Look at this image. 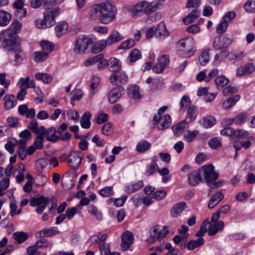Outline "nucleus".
<instances>
[{
	"label": "nucleus",
	"mask_w": 255,
	"mask_h": 255,
	"mask_svg": "<svg viewBox=\"0 0 255 255\" xmlns=\"http://www.w3.org/2000/svg\"><path fill=\"white\" fill-rule=\"evenodd\" d=\"M12 237L16 241L17 244H20L27 239L28 235L27 233L22 232H16L13 233Z\"/></svg>",
	"instance_id": "obj_44"
},
{
	"label": "nucleus",
	"mask_w": 255,
	"mask_h": 255,
	"mask_svg": "<svg viewBox=\"0 0 255 255\" xmlns=\"http://www.w3.org/2000/svg\"><path fill=\"white\" fill-rule=\"evenodd\" d=\"M233 139L245 138L249 135L247 131L243 129H234Z\"/></svg>",
	"instance_id": "obj_47"
},
{
	"label": "nucleus",
	"mask_w": 255,
	"mask_h": 255,
	"mask_svg": "<svg viewBox=\"0 0 255 255\" xmlns=\"http://www.w3.org/2000/svg\"><path fill=\"white\" fill-rule=\"evenodd\" d=\"M3 99L4 107L7 110L11 109L16 105L17 101L13 95L6 94Z\"/></svg>",
	"instance_id": "obj_19"
},
{
	"label": "nucleus",
	"mask_w": 255,
	"mask_h": 255,
	"mask_svg": "<svg viewBox=\"0 0 255 255\" xmlns=\"http://www.w3.org/2000/svg\"><path fill=\"white\" fill-rule=\"evenodd\" d=\"M199 133V131L198 130H189L186 133H184L183 136L184 139L185 141L187 142H191L195 139L196 136Z\"/></svg>",
	"instance_id": "obj_39"
},
{
	"label": "nucleus",
	"mask_w": 255,
	"mask_h": 255,
	"mask_svg": "<svg viewBox=\"0 0 255 255\" xmlns=\"http://www.w3.org/2000/svg\"><path fill=\"white\" fill-rule=\"evenodd\" d=\"M43 133L42 131H40V133L36 134L37 136L35 137L34 142L32 144L37 149H41L43 147L44 137L42 135Z\"/></svg>",
	"instance_id": "obj_48"
},
{
	"label": "nucleus",
	"mask_w": 255,
	"mask_h": 255,
	"mask_svg": "<svg viewBox=\"0 0 255 255\" xmlns=\"http://www.w3.org/2000/svg\"><path fill=\"white\" fill-rule=\"evenodd\" d=\"M186 203L185 202H180L175 204L170 210V215L171 217L176 218L185 209Z\"/></svg>",
	"instance_id": "obj_23"
},
{
	"label": "nucleus",
	"mask_w": 255,
	"mask_h": 255,
	"mask_svg": "<svg viewBox=\"0 0 255 255\" xmlns=\"http://www.w3.org/2000/svg\"><path fill=\"white\" fill-rule=\"evenodd\" d=\"M11 19V15L7 11L0 10V26L7 25Z\"/></svg>",
	"instance_id": "obj_26"
},
{
	"label": "nucleus",
	"mask_w": 255,
	"mask_h": 255,
	"mask_svg": "<svg viewBox=\"0 0 255 255\" xmlns=\"http://www.w3.org/2000/svg\"><path fill=\"white\" fill-rule=\"evenodd\" d=\"M222 42V36H217L214 38L212 46L215 49L220 50L225 48L224 44Z\"/></svg>",
	"instance_id": "obj_64"
},
{
	"label": "nucleus",
	"mask_w": 255,
	"mask_h": 255,
	"mask_svg": "<svg viewBox=\"0 0 255 255\" xmlns=\"http://www.w3.org/2000/svg\"><path fill=\"white\" fill-rule=\"evenodd\" d=\"M125 93V89L122 86H117L112 89L109 92L108 98L109 102L114 103L120 99Z\"/></svg>",
	"instance_id": "obj_11"
},
{
	"label": "nucleus",
	"mask_w": 255,
	"mask_h": 255,
	"mask_svg": "<svg viewBox=\"0 0 255 255\" xmlns=\"http://www.w3.org/2000/svg\"><path fill=\"white\" fill-rule=\"evenodd\" d=\"M158 8V3L156 2H149L146 1L145 13L149 14L155 11Z\"/></svg>",
	"instance_id": "obj_56"
},
{
	"label": "nucleus",
	"mask_w": 255,
	"mask_h": 255,
	"mask_svg": "<svg viewBox=\"0 0 255 255\" xmlns=\"http://www.w3.org/2000/svg\"><path fill=\"white\" fill-rule=\"evenodd\" d=\"M245 10L249 13L255 12V0H248L244 4Z\"/></svg>",
	"instance_id": "obj_58"
},
{
	"label": "nucleus",
	"mask_w": 255,
	"mask_h": 255,
	"mask_svg": "<svg viewBox=\"0 0 255 255\" xmlns=\"http://www.w3.org/2000/svg\"><path fill=\"white\" fill-rule=\"evenodd\" d=\"M224 198V194L221 192L215 194L210 199L208 207L210 209L213 208Z\"/></svg>",
	"instance_id": "obj_30"
},
{
	"label": "nucleus",
	"mask_w": 255,
	"mask_h": 255,
	"mask_svg": "<svg viewBox=\"0 0 255 255\" xmlns=\"http://www.w3.org/2000/svg\"><path fill=\"white\" fill-rule=\"evenodd\" d=\"M127 93L130 98L134 100H139L142 97L138 86L135 84H131L128 86Z\"/></svg>",
	"instance_id": "obj_18"
},
{
	"label": "nucleus",
	"mask_w": 255,
	"mask_h": 255,
	"mask_svg": "<svg viewBox=\"0 0 255 255\" xmlns=\"http://www.w3.org/2000/svg\"><path fill=\"white\" fill-rule=\"evenodd\" d=\"M84 157V154L80 151L73 150L67 156V162L73 170L77 169L81 163Z\"/></svg>",
	"instance_id": "obj_7"
},
{
	"label": "nucleus",
	"mask_w": 255,
	"mask_h": 255,
	"mask_svg": "<svg viewBox=\"0 0 255 255\" xmlns=\"http://www.w3.org/2000/svg\"><path fill=\"white\" fill-rule=\"evenodd\" d=\"M255 71V65L252 62L245 63L239 67L236 70L237 77H242L244 75H249Z\"/></svg>",
	"instance_id": "obj_10"
},
{
	"label": "nucleus",
	"mask_w": 255,
	"mask_h": 255,
	"mask_svg": "<svg viewBox=\"0 0 255 255\" xmlns=\"http://www.w3.org/2000/svg\"><path fill=\"white\" fill-rule=\"evenodd\" d=\"M151 147V144L147 141L142 140L136 145V150L138 152H144Z\"/></svg>",
	"instance_id": "obj_38"
},
{
	"label": "nucleus",
	"mask_w": 255,
	"mask_h": 255,
	"mask_svg": "<svg viewBox=\"0 0 255 255\" xmlns=\"http://www.w3.org/2000/svg\"><path fill=\"white\" fill-rule=\"evenodd\" d=\"M152 122L159 130H163L170 126L171 118L169 115L164 114V113H157L154 116Z\"/></svg>",
	"instance_id": "obj_4"
},
{
	"label": "nucleus",
	"mask_w": 255,
	"mask_h": 255,
	"mask_svg": "<svg viewBox=\"0 0 255 255\" xmlns=\"http://www.w3.org/2000/svg\"><path fill=\"white\" fill-rule=\"evenodd\" d=\"M156 33L157 36L162 38H165L169 35V32L166 29L164 22L161 21L159 23L156 28Z\"/></svg>",
	"instance_id": "obj_32"
},
{
	"label": "nucleus",
	"mask_w": 255,
	"mask_h": 255,
	"mask_svg": "<svg viewBox=\"0 0 255 255\" xmlns=\"http://www.w3.org/2000/svg\"><path fill=\"white\" fill-rule=\"evenodd\" d=\"M135 42L133 39H128L122 42L118 46V49H128L132 48L135 45Z\"/></svg>",
	"instance_id": "obj_52"
},
{
	"label": "nucleus",
	"mask_w": 255,
	"mask_h": 255,
	"mask_svg": "<svg viewBox=\"0 0 255 255\" xmlns=\"http://www.w3.org/2000/svg\"><path fill=\"white\" fill-rule=\"evenodd\" d=\"M22 28V23L17 19H14L8 29L4 30L3 34L8 36L10 34L15 35Z\"/></svg>",
	"instance_id": "obj_14"
},
{
	"label": "nucleus",
	"mask_w": 255,
	"mask_h": 255,
	"mask_svg": "<svg viewBox=\"0 0 255 255\" xmlns=\"http://www.w3.org/2000/svg\"><path fill=\"white\" fill-rule=\"evenodd\" d=\"M200 169L208 186L218 178L219 174L215 171L214 166L211 164L204 165Z\"/></svg>",
	"instance_id": "obj_5"
},
{
	"label": "nucleus",
	"mask_w": 255,
	"mask_h": 255,
	"mask_svg": "<svg viewBox=\"0 0 255 255\" xmlns=\"http://www.w3.org/2000/svg\"><path fill=\"white\" fill-rule=\"evenodd\" d=\"M59 233L57 227H50L45 228L41 230L39 233V238L49 237Z\"/></svg>",
	"instance_id": "obj_21"
},
{
	"label": "nucleus",
	"mask_w": 255,
	"mask_h": 255,
	"mask_svg": "<svg viewBox=\"0 0 255 255\" xmlns=\"http://www.w3.org/2000/svg\"><path fill=\"white\" fill-rule=\"evenodd\" d=\"M17 84H20V88L25 90L28 88H33L35 87L34 80L30 79L29 77H27L25 78H20L17 82Z\"/></svg>",
	"instance_id": "obj_20"
},
{
	"label": "nucleus",
	"mask_w": 255,
	"mask_h": 255,
	"mask_svg": "<svg viewBox=\"0 0 255 255\" xmlns=\"http://www.w3.org/2000/svg\"><path fill=\"white\" fill-rule=\"evenodd\" d=\"M247 116L243 113H240L233 118V124L236 126H241L246 121Z\"/></svg>",
	"instance_id": "obj_50"
},
{
	"label": "nucleus",
	"mask_w": 255,
	"mask_h": 255,
	"mask_svg": "<svg viewBox=\"0 0 255 255\" xmlns=\"http://www.w3.org/2000/svg\"><path fill=\"white\" fill-rule=\"evenodd\" d=\"M49 199L43 196H41L38 198H33L30 202V205L32 207L38 206L42 204L48 203Z\"/></svg>",
	"instance_id": "obj_46"
},
{
	"label": "nucleus",
	"mask_w": 255,
	"mask_h": 255,
	"mask_svg": "<svg viewBox=\"0 0 255 255\" xmlns=\"http://www.w3.org/2000/svg\"><path fill=\"white\" fill-rule=\"evenodd\" d=\"M14 53V61L16 63L20 64L23 60V50L21 47V45L12 51Z\"/></svg>",
	"instance_id": "obj_42"
},
{
	"label": "nucleus",
	"mask_w": 255,
	"mask_h": 255,
	"mask_svg": "<svg viewBox=\"0 0 255 255\" xmlns=\"http://www.w3.org/2000/svg\"><path fill=\"white\" fill-rule=\"evenodd\" d=\"M187 127V123L185 121H183L175 125H173L172 127V129L174 135L176 136H179L181 135Z\"/></svg>",
	"instance_id": "obj_22"
},
{
	"label": "nucleus",
	"mask_w": 255,
	"mask_h": 255,
	"mask_svg": "<svg viewBox=\"0 0 255 255\" xmlns=\"http://www.w3.org/2000/svg\"><path fill=\"white\" fill-rule=\"evenodd\" d=\"M40 45L44 52H48V55H49V52H51L54 48L53 44L48 41H41L40 43Z\"/></svg>",
	"instance_id": "obj_59"
},
{
	"label": "nucleus",
	"mask_w": 255,
	"mask_h": 255,
	"mask_svg": "<svg viewBox=\"0 0 255 255\" xmlns=\"http://www.w3.org/2000/svg\"><path fill=\"white\" fill-rule=\"evenodd\" d=\"M104 56L102 54H98L92 58L86 60L84 62V65L86 67L90 66L102 60Z\"/></svg>",
	"instance_id": "obj_57"
},
{
	"label": "nucleus",
	"mask_w": 255,
	"mask_h": 255,
	"mask_svg": "<svg viewBox=\"0 0 255 255\" xmlns=\"http://www.w3.org/2000/svg\"><path fill=\"white\" fill-rule=\"evenodd\" d=\"M33 59L37 62L39 63L46 60L48 57V52L44 51H35L33 53Z\"/></svg>",
	"instance_id": "obj_34"
},
{
	"label": "nucleus",
	"mask_w": 255,
	"mask_h": 255,
	"mask_svg": "<svg viewBox=\"0 0 255 255\" xmlns=\"http://www.w3.org/2000/svg\"><path fill=\"white\" fill-rule=\"evenodd\" d=\"M122 243L121 248L122 250H128L132 244L133 240V236L131 232L129 231H126L121 237Z\"/></svg>",
	"instance_id": "obj_13"
},
{
	"label": "nucleus",
	"mask_w": 255,
	"mask_h": 255,
	"mask_svg": "<svg viewBox=\"0 0 255 255\" xmlns=\"http://www.w3.org/2000/svg\"><path fill=\"white\" fill-rule=\"evenodd\" d=\"M169 233L167 226L156 225L151 230L150 236L153 239L159 240L164 238Z\"/></svg>",
	"instance_id": "obj_9"
},
{
	"label": "nucleus",
	"mask_w": 255,
	"mask_h": 255,
	"mask_svg": "<svg viewBox=\"0 0 255 255\" xmlns=\"http://www.w3.org/2000/svg\"><path fill=\"white\" fill-rule=\"evenodd\" d=\"M201 171L199 169L198 170H193L188 174V181L191 186H195L202 180Z\"/></svg>",
	"instance_id": "obj_16"
},
{
	"label": "nucleus",
	"mask_w": 255,
	"mask_h": 255,
	"mask_svg": "<svg viewBox=\"0 0 255 255\" xmlns=\"http://www.w3.org/2000/svg\"><path fill=\"white\" fill-rule=\"evenodd\" d=\"M71 95V104L74 106L75 101H79L83 98L84 92L81 89H76L72 92Z\"/></svg>",
	"instance_id": "obj_43"
},
{
	"label": "nucleus",
	"mask_w": 255,
	"mask_h": 255,
	"mask_svg": "<svg viewBox=\"0 0 255 255\" xmlns=\"http://www.w3.org/2000/svg\"><path fill=\"white\" fill-rule=\"evenodd\" d=\"M42 133H43L42 135L44 137L46 136V138L47 141L54 142L59 140V138H58V136L56 135L57 131L55 128L51 127L46 129L44 127Z\"/></svg>",
	"instance_id": "obj_17"
},
{
	"label": "nucleus",
	"mask_w": 255,
	"mask_h": 255,
	"mask_svg": "<svg viewBox=\"0 0 255 255\" xmlns=\"http://www.w3.org/2000/svg\"><path fill=\"white\" fill-rule=\"evenodd\" d=\"M195 41L193 38L187 37L178 42V53L181 56L189 57L194 55Z\"/></svg>",
	"instance_id": "obj_2"
},
{
	"label": "nucleus",
	"mask_w": 255,
	"mask_h": 255,
	"mask_svg": "<svg viewBox=\"0 0 255 255\" xmlns=\"http://www.w3.org/2000/svg\"><path fill=\"white\" fill-rule=\"evenodd\" d=\"M60 8L55 7L52 9H47L44 13V20L48 26H51L55 23V18L59 14Z\"/></svg>",
	"instance_id": "obj_12"
},
{
	"label": "nucleus",
	"mask_w": 255,
	"mask_h": 255,
	"mask_svg": "<svg viewBox=\"0 0 255 255\" xmlns=\"http://www.w3.org/2000/svg\"><path fill=\"white\" fill-rule=\"evenodd\" d=\"M141 57V52L137 49H132L129 54L128 58L130 62H134Z\"/></svg>",
	"instance_id": "obj_49"
},
{
	"label": "nucleus",
	"mask_w": 255,
	"mask_h": 255,
	"mask_svg": "<svg viewBox=\"0 0 255 255\" xmlns=\"http://www.w3.org/2000/svg\"><path fill=\"white\" fill-rule=\"evenodd\" d=\"M216 123V119L213 116H207L204 117L201 123L202 126L205 128H209L213 126Z\"/></svg>",
	"instance_id": "obj_37"
},
{
	"label": "nucleus",
	"mask_w": 255,
	"mask_h": 255,
	"mask_svg": "<svg viewBox=\"0 0 255 255\" xmlns=\"http://www.w3.org/2000/svg\"><path fill=\"white\" fill-rule=\"evenodd\" d=\"M68 28V24L65 21L58 23L55 27V33L57 36L59 38L67 32Z\"/></svg>",
	"instance_id": "obj_27"
},
{
	"label": "nucleus",
	"mask_w": 255,
	"mask_h": 255,
	"mask_svg": "<svg viewBox=\"0 0 255 255\" xmlns=\"http://www.w3.org/2000/svg\"><path fill=\"white\" fill-rule=\"evenodd\" d=\"M124 39L123 36L117 30H114L106 39L110 45L117 43Z\"/></svg>",
	"instance_id": "obj_25"
},
{
	"label": "nucleus",
	"mask_w": 255,
	"mask_h": 255,
	"mask_svg": "<svg viewBox=\"0 0 255 255\" xmlns=\"http://www.w3.org/2000/svg\"><path fill=\"white\" fill-rule=\"evenodd\" d=\"M208 145L213 149H216L222 145L221 139L219 137H215L210 139Z\"/></svg>",
	"instance_id": "obj_54"
},
{
	"label": "nucleus",
	"mask_w": 255,
	"mask_h": 255,
	"mask_svg": "<svg viewBox=\"0 0 255 255\" xmlns=\"http://www.w3.org/2000/svg\"><path fill=\"white\" fill-rule=\"evenodd\" d=\"M108 45H110L106 39L101 40L94 44L92 48V52L95 53H99Z\"/></svg>",
	"instance_id": "obj_33"
},
{
	"label": "nucleus",
	"mask_w": 255,
	"mask_h": 255,
	"mask_svg": "<svg viewBox=\"0 0 255 255\" xmlns=\"http://www.w3.org/2000/svg\"><path fill=\"white\" fill-rule=\"evenodd\" d=\"M109 80L114 85L118 84L126 85L128 82V77L125 71L119 70L113 73L110 76Z\"/></svg>",
	"instance_id": "obj_8"
},
{
	"label": "nucleus",
	"mask_w": 255,
	"mask_h": 255,
	"mask_svg": "<svg viewBox=\"0 0 255 255\" xmlns=\"http://www.w3.org/2000/svg\"><path fill=\"white\" fill-rule=\"evenodd\" d=\"M1 36L3 40L1 45L3 48L9 51L12 52L16 47L21 45V39L20 37L17 35L10 34L8 36H5L2 32Z\"/></svg>",
	"instance_id": "obj_3"
},
{
	"label": "nucleus",
	"mask_w": 255,
	"mask_h": 255,
	"mask_svg": "<svg viewBox=\"0 0 255 255\" xmlns=\"http://www.w3.org/2000/svg\"><path fill=\"white\" fill-rule=\"evenodd\" d=\"M227 57L231 61L234 60H241L244 57V53L241 51H233L228 53Z\"/></svg>",
	"instance_id": "obj_55"
},
{
	"label": "nucleus",
	"mask_w": 255,
	"mask_h": 255,
	"mask_svg": "<svg viewBox=\"0 0 255 255\" xmlns=\"http://www.w3.org/2000/svg\"><path fill=\"white\" fill-rule=\"evenodd\" d=\"M144 186V184L142 181L140 180L138 182L129 184L126 186L125 191L126 193L129 194L134 192L140 189H141Z\"/></svg>",
	"instance_id": "obj_29"
},
{
	"label": "nucleus",
	"mask_w": 255,
	"mask_h": 255,
	"mask_svg": "<svg viewBox=\"0 0 255 255\" xmlns=\"http://www.w3.org/2000/svg\"><path fill=\"white\" fill-rule=\"evenodd\" d=\"M229 83V79L224 75L217 77L215 80V83L218 88H223Z\"/></svg>",
	"instance_id": "obj_45"
},
{
	"label": "nucleus",
	"mask_w": 255,
	"mask_h": 255,
	"mask_svg": "<svg viewBox=\"0 0 255 255\" xmlns=\"http://www.w3.org/2000/svg\"><path fill=\"white\" fill-rule=\"evenodd\" d=\"M9 186V178L4 177L0 181V196L3 195L2 191L7 189Z\"/></svg>",
	"instance_id": "obj_61"
},
{
	"label": "nucleus",
	"mask_w": 255,
	"mask_h": 255,
	"mask_svg": "<svg viewBox=\"0 0 255 255\" xmlns=\"http://www.w3.org/2000/svg\"><path fill=\"white\" fill-rule=\"evenodd\" d=\"M91 43V39L89 37L85 35L79 36L75 43L74 52L79 54L85 53Z\"/></svg>",
	"instance_id": "obj_6"
},
{
	"label": "nucleus",
	"mask_w": 255,
	"mask_h": 255,
	"mask_svg": "<svg viewBox=\"0 0 255 255\" xmlns=\"http://www.w3.org/2000/svg\"><path fill=\"white\" fill-rule=\"evenodd\" d=\"M204 239L203 238H199L195 240H191L187 243V250L192 251L194 249L203 245Z\"/></svg>",
	"instance_id": "obj_36"
},
{
	"label": "nucleus",
	"mask_w": 255,
	"mask_h": 255,
	"mask_svg": "<svg viewBox=\"0 0 255 255\" xmlns=\"http://www.w3.org/2000/svg\"><path fill=\"white\" fill-rule=\"evenodd\" d=\"M146 0L137 3L132 8V12L135 15H140L143 12L145 13Z\"/></svg>",
	"instance_id": "obj_31"
},
{
	"label": "nucleus",
	"mask_w": 255,
	"mask_h": 255,
	"mask_svg": "<svg viewBox=\"0 0 255 255\" xmlns=\"http://www.w3.org/2000/svg\"><path fill=\"white\" fill-rule=\"evenodd\" d=\"M90 113H85L82 116L80 123L81 127L84 128H89L91 126L90 118H91Z\"/></svg>",
	"instance_id": "obj_40"
},
{
	"label": "nucleus",
	"mask_w": 255,
	"mask_h": 255,
	"mask_svg": "<svg viewBox=\"0 0 255 255\" xmlns=\"http://www.w3.org/2000/svg\"><path fill=\"white\" fill-rule=\"evenodd\" d=\"M200 13V11L197 9H193L189 14L183 18V22L185 24H189L194 21L199 16Z\"/></svg>",
	"instance_id": "obj_28"
},
{
	"label": "nucleus",
	"mask_w": 255,
	"mask_h": 255,
	"mask_svg": "<svg viewBox=\"0 0 255 255\" xmlns=\"http://www.w3.org/2000/svg\"><path fill=\"white\" fill-rule=\"evenodd\" d=\"M209 50L203 51L199 57V61L202 65H205L209 62Z\"/></svg>",
	"instance_id": "obj_63"
},
{
	"label": "nucleus",
	"mask_w": 255,
	"mask_h": 255,
	"mask_svg": "<svg viewBox=\"0 0 255 255\" xmlns=\"http://www.w3.org/2000/svg\"><path fill=\"white\" fill-rule=\"evenodd\" d=\"M180 110L196 112L198 109L195 106L191 104V101L189 97L184 96L180 100Z\"/></svg>",
	"instance_id": "obj_15"
},
{
	"label": "nucleus",
	"mask_w": 255,
	"mask_h": 255,
	"mask_svg": "<svg viewBox=\"0 0 255 255\" xmlns=\"http://www.w3.org/2000/svg\"><path fill=\"white\" fill-rule=\"evenodd\" d=\"M240 98V96L239 95H236L229 98L223 102V108L226 110L229 109L230 108L235 105L236 102L239 100Z\"/></svg>",
	"instance_id": "obj_35"
},
{
	"label": "nucleus",
	"mask_w": 255,
	"mask_h": 255,
	"mask_svg": "<svg viewBox=\"0 0 255 255\" xmlns=\"http://www.w3.org/2000/svg\"><path fill=\"white\" fill-rule=\"evenodd\" d=\"M158 166L156 163H151L146 166L145 174L147 176L153 175L156 171H158Z\"/></svg>",
	"instance_id": "obj_53"
},
{
	"label": "nucleus",
	"mask_w": 255,
	"mask_h": 255,
	"mask_svg": "<svg viewBox=\"0 0 255 255\" xmlns=\"http://www.w3.org/2000/svg\"><path fill=\"white\" fill-rule=\"evenodd\" d=\"M113 130L114 129L112 127V124L111 123L105 124L102 128V133L106 135H111L113 132Z\"/></svg>",
	"instance_id": "obj_62"
},
{
	"label": "nucleus",
	"mask_w": 255,
	"mask_h": 255,
	"mask_svg": "<svg viewBox=\"0 0 255 255\" xmlns=\"http://www.w3.org/2000/svg\"><path fill=\"white\" fill-rule=\"evenodd\" d=\"M28 128L29 129H30L35 134H38L40 133V131L43 132L44 127L41 126L40 127H38V124L36 120H33L28 125Z\"/></svg>",
	"instance_id": "obj_51"
},
{
	"label": "nucleus",
	"mask_w": 255,
	"mask_h": 255,
	"mask_svg": "<svg viewBox=\"0 0 255 255\" xmlns=\"http://www.w3.org/2000/svg\"><path fill=\"white\" fill-rule=\"evenodd\" d=\"M35 77L37 80L42 81L45 84L50 83L52 80L51 75L44 73H37L35 74Z\"/></svg>",
	"instance_id": "obj_41"
},
{
	"label": "nucleus",
	"mask_w": 255,
	"mask_h": 255,
	"mask_svg": "<svg viewBox=\"0 0 255 255\" xmlns=\"http://www.w3.org/2000/svg\"><path fill=\"white\" fill-rule=\"evenodd\" d=\"M107 65L109 69L113 73L121 70V62L116 58H111L108 62Z\"/></svg>",
	"instance_id": "obj_24"
},
{
	"label": "nucleus",
	"mask_w": 255,
	"mask_h": 255,
	"mask_svg": "<svg viewBox=\"0 0 255 255\" xmlns=\"http://www.w3.org/2000/svg\"><path fill=\"white\" fill-rule=\"evenodd\" d=\"M116 13L115 6L106 0L91 6L88 12V16L91 20L99 19L101 23L107 24L114 20Z\"/></svg>",
	"instance_id": "obj_1"
},
{
	"label": "nucleus",
	"mask_w": 255,
	"mask_h": 255,
	"mask_svg": "<svg viewBox=\"0 0 255 255\" xmlns=\"http://www.w3.org/2000/svg\"><path fill=\"white\" fill-rule=\"evenodd\" d=\"M36 243L38 248H51L53 246V244L51 241H49L44 239L38 240Z\"/></svg>",
	"instance_id": "obj_60"
}]
</instances>
